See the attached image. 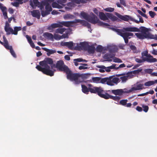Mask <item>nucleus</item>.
Wrapping results in <instances>:
<instances>
[{
    "label": "nucleus",
    "instance_id": "8fccbe9b",
    "mask_svg": "<svg viewBox=\"0 0 157 157\" xmlns=\"http://www.w3.org/2000/svg\"><path fill=\"white\" fill-rule=\"evenodd\" d=\"M142 106L143 108V111L146 113L147 112L149 109V107L147 105H142Z\"/></svg>",
    "mask_w": 157,
    "mask_h": 157
},
{
    "label": "nucleus",
    "instance_id": "0eeeda50",
    "mask_svg": "<svg viewBox=\"0 0 157 157\" xmlns=\"http://www.w3.org/2000/svg\"><path fill=\"white\" fill-rule=\"evenodd\" d=\"M99 16L100 18L103 20H108V18L113 21H116L118 20L117 17L113 15L112 13H106L105 14L102 12H100Z\"/></svg>",
    "mask_w": 157,
    "mask_h": 157
},
{
    "label": "nucleus",
    "instance_id": "37998d69",
    "mask_svg": "<svg viewBox=\"0 0 157 157\" xmlns=\"http://www.w3.org/2000/svg\"><path fill=\"white\" fill-rule=\"evenodd\" d=\"M149 37L148 39H154L155 40H157V35H155L151 34L150 33H149Z\"/></svg>",
    "mask_w": 157,
    "mask_h": 157
},
{
    "label": "nucleus",
    "instance_id": "de8ad7c7",
    "mask_svg": "<svg viewBox=\"0 0 157 157\" xmlns=\"http://www.w3.org/2000/svg\"><path fill=\"white\" fill-rule=\"evenodd\" d=\"M147 51H144L141 53L142 58L147 57L149 54Z\"/></svg>",
    "mask_w": 157,
    "mask_h": 157
},
{
    "label": "nucleus",
    "instance_id": "7c9ffc66",
    "mask_svg": "<svg viewBox=\"0 0 157 157\" xmlns=\"http://www.w3.org/2000/svg\"><path fill=\"white\" fill-rule=\"evenodd\" d=\"M21 27H15L14 28V30H13V32H12V34L17 35V32L21 30Z\"/></svg>",
    "mask_w": 157,
    "mask_h": 157
},
{
    "label": "nucleus",
    "instance_id": "4be33fe9",
    "mask_svg": "<svg viewBox=\"0 0 157 157\" xmlns=\"http://www.w3.org/2000/svg\"><path fill=\"white\" fill-rule=\"evenodd\" d=\"M42 49L47 52V54L48 56L56 53V52L55 50L49 49L45 48H43Z\"/></svg>",
    "mask_w": 157,
    "mask_h": 157
},
{
    "label": "nucleus",
    "instance_id": "423d86ee",
    "mask_svg": "<svg viewBox=\"0 0 157 157\" xmlns=\"http://www.w3.org/2000/svg\"><path fill=\"white\" fill-rule=\"evenodd\" d=\"M99 96L105 99H111L115 101H118L120 99V97L117 96H112L110 95L103 90H101V88L99 87Z\"/></svg>",
    "mask_w": 157,
    "mask_h": 157
},
{
    "label": "nucleus",
    "instance_id": "e2e57ef3",
    "mask_svg": "<svg viewBox=\"0 0 157 157\" xmlns=\"http://www.w3.org/2000/svg\"><path fill=\"white\" fill-rule=\"evenodd\" d=\"M125 66V65L124 63L121 64H120L118 67L116 68V70H117L119 68L124 67Z\"/></svg>",
    "mask_w": 157,
    "mask_h": 157
},
{
    "label": "nucleus",
    "instance_id": "b1692460",
    "mask_svg": "<svg viewBox=\"0 0 157 157\" xmlns=\"http://www.w3.org/2000/svg\"><path fill=\"white\" fill-rule=\"evenodd\" d=\"M111 29L113 30L117 33L118 35L121 36L122 37L123 36V35H124L125 34V32H122L123 31L121 29H115L113 28H112Z\"/></svg>",
    "mask_w": 157,
    "mask_h": 157
},
{
    "label": "nucleus",
    "instance_id": "603ef678",
    "mask_svg": "<svg viewBox=\"0 0 157 157\" xmlns=\"http://www.w3.org/2000/svg\"><path fill=\"white\" fill-rule=\"evenodd\" d=\"M153 71V69H146L144 70L145 73L149 74H151Z\"/></svg>",
    "mask_w": 157,
    "mask_h": 157
},
{
    "label": "nucleus",
    "instance_id": "49530a36",
    "mask_svg": "<svg viewBox=\"0 0 157 157\" xmlns=\"http://www.w3.org/2000/svg\"><path fill=\"white\" fill-rule=\"evenodd\" d=\"M113 62L115 63H121L122 62L120 59L116 57L115 56L113 58Z\"/></svg>",
    "mask_w": 157,
    "mask_h": 157
},
{
    "label": "nucleus",
    "instance_id": "6e6552de",
    "mask_svg": "<svg viewBox=\"0 0 157 157\" xmlns=\"http://www.w3.org/2000/svg\"><path fill=\"white\" fill-rule=\"evenodd\" d=\"M123 29L125 32H140V30L143 33H146L148 31V29L144 26H141L140 29H138L136 27H128L125 28H123Z\"/></svg>",
    "mask_w": 157,
    "mask_h": 157
},
{
    "label": "nucleus",
    "instance_id": "c9c22d12",
    "mask_svg": "<svg viewBox=\"0 0 157 157\" xmlns=\"http://www.w3.org/2000/svg\"><path fill=\"white\" fill-rule=\"evenodd\" d=\"M5 30L6 33V34L9 35L11 33L12 34V32H13V29L11 27H8L7 28L5 29Z\"/></svg>",
    "mask_w": 157,
    "mask_h": 157
},
{
    "label": "nucleus",
    "instance_id": "09e8293b",
    "mask_svg": "<svg viewBox=\"0 0 157 157\" xmlns=\"http://www.w3.org/2000/svg\"><path fill=\"white\" fill-rule=\"evenodd\" d=\"M99 25L104 27L105 26H109V25L108 23L103 22L99 20Z\"/></svg>",
    "mask_w": 157,
    "mask_h": 157
},
{
    "label": "nucleus",
    "instance_id": "c756f323",
    "mask_svg": "<svg viewBox=\"0 0 157 157\" xmlns=\"http://www.w3.org/2000/svg\"><path fill=\"white\" fill-rule=\"evenodd\" d=\"M66 30V29L64 28H59L55 30V32L57 33H60L61 34H62Z\"/></svg>",
    "mask_w": 157,
    "mask_h": 157
},
{
    "label": "nucleus",
    "instance_id": "72a5a7b5",
    "mask_svg": "<svg viewBox=\"0 0 157 157\" xmlns=\"http://www.w3.org/2000/svg\"><path fill=\"white\" fill-rule=\"evenodd\" d=\"M3 39L4 41V42H3V46L5 48H7L6 47L9 46L8 41L4 35L3 36Z\"/></svg>",
    "mask_w": 157,
    "mask_h": 157
},
{
    "label": "nucleus",
    "instance_id": "1a4fd4ad",
    "mask_svg": "<svg viewBox=\"0 0 157 157\" xmlns=\"http://www.w3.org/2000/svg\"><path fill=\"white\" fill-rule=\"evenodd\" d=\"M30 5L33 9H36L37 6L40 10L44 9L45 2L44 1H41L40 2L38 0H30L29 1Z\"/></svg>",
    "mask_w": 157,
    "mask_h": 157
},
{
    "label": "nucleus",
    "instance_id": "cd10ccee",
    "mask_svg": "<svg viewBox=\"0 0 157 157\" xmlns=\"http://www.w3.org/2000/svg\"><path fill=\"white\" fill-rule=\"evenodd\" d=\"M44 35L47 38H49V39L51 40H53L54 36H53L52 34L46 32L44 34Z\"/></svg>",
    "mask_w": 157,
    "mask_h": 157
},
{
    "label": "nucleus",
    "instance_id": "13d9d810",
    "mask_svg": "<svg viewBox=\"0 0 157 157\" xmlns=\"http://www.w3.org/2000/svg\"><path fill=\"white\" fill-rule=\"evenodd\" d=\"M11 4L14 6L16 7H17L19 6V5L20 4L19 3L17 2H12Z\"/></svg>",
    "mask_w": 157,
    "mask_h": 157
},
{
    "label": "nucleus",
    "instance_id": "864d4df0",
    "mask_svg": "<svg viewBox=\"0 0 157 157\" xmlns=\"http://www.w3.org/2000/svg\"><path fill=\"white\" fill-rule=\"evenodd\" d=\"M67 0H57V2L62 6H63V4L65 3Z\"/></svg>",
    "mask_w": 157,
    "mask_h": 157
},
{
    "label": "nucleus",
    "instance_id": "3c124183",
    "mask_svg": "<svg viewBox=\"0 0 157 157\" xmlns=\"http://www.w3.org/2000/svg\"><path fill=\"white\" fill-rule=\"evenodd\" d=\"M142 59H139L136 58L135 59V61L138 63H142L145 62L144 60V58H142Z\"/></svg>",
    "mask_w": 157,
    "mask_h": 157
},
{
    "label": "nucleus",
    "instance_id": "5fc2aeb1",
    "mask_svg": "<svg viewBox=\"0 0 157 157\" xmlns=\"http://www.w3.org/2000/svg\"><path fill=\"white\" fill-rule=\"evenodd\" d=\"M114 8H112L111 7H108L106 8H105V10L107 12H113L114 11Z\"/></svg>",
    "mask_w": 157,
    "mask_h": 157
},
{
    "label": "nucleus",
    "instance_id": "ddd939ff",
    "mask_svg": "<svg viewBox=\"0 0 157 157\" xmlns=\"http://www.w3.org/2000/svg\"><path fill=\"white\" fill-rule=\"evenodd\" d=\"M115 56V54L111 53H107L104 55L103 57L105 61L111 62L112 60V59Z\"/></svg>",
    "mask_w": 157,
    "mask_h": 157
},
{
    "label": "nucleus",
    "instance_id": "f3484780",
    "mask_svg": "<svg viewBox=\"0 0 157 157\" xmlns=\"http://www.w3.org/2000/svg\"><path fill=\"white\" fill-rule=\"evenodd\" d=\"M133 34L132 33L125 32V34L123 35L122 37L123 38L125 43L126 44H127L128 42V39L130 38L129 36H133Z\"/></svg>",
    "mask_w": 157,
    "mask_h": 157
},
{
    "label": "nucleus",
    "instance_id": "39448f33",
    "mask_svg": "<svg viewBox=\"0 0 157 157\" xmlns=\"http://www.w3.org/2000/svg\"><path fill=\"white\" fill-rule=\"evenodd\" d=\"M67 27H72L73 25L74 24L79 23L83 26L86 27L88 28H90L91 27L90 24L88 23L86 21L81 19H75L72 21H67Z\"/></svg>",
    "mask_w": 157,
    "mask_h": 157
},
{
    "label": "nucleus",
    "instance_id": "f704fd0d",
    "mask_svg": "<svg viewBox=\"0 0 157 157\" xmlns=\"http://www.w3.org/2000/svg\"><path fill=\"white\" fill-rule=\"evenodd\" d=\"M90 92L91 93H98V87H94L93 88H90L89 90V92Z\"/></svg>",
    "mask_w": 157,
    "mask_h": 157
},
{
    "label": "nucleus",
    "instance_id": "0e129e2a",
    "mask_svg": "<svg viewBox=\"0 0 157 157\" xmlns=\"http://www.w3.org/2000/svg\"><path fill=\"white\" fill-rule=\"evenodd\" d=\"M136 110L139 112H141L142 111V108L140 106H137L136 107Z\"/></svg>",
    "mask_w": 157,
    "mask_h": 157
},
{
    "label": "nucleus",
    "instance_id": "ea45409f",
    "mask_svg": "<svg viewBox=\"0 0 157 157\" xmlns=\"http://www.w3.org/2000/svg\"><path fill=\"white\" fill-rule=\"evenodd\" d=\"M60 36L59 34L55 33L54 34L53 38H54L56 40H59L62 39L61 36Z\"/></svg>",
    "mask_w": 157,
    "mask_h": 157
},
{
    "label": "nucleus",
    "instance_id": "f257e3e1",
    "mask_svg": "<svg viewBox=\"0 0 157 157\" xmlns=\"http://www.w3.org/2000/svg\"><path fill=\"white\" fill-rule=\"evenodd\" d=\"M50 66V69H52L53 67H56L59 71L65 72L67 79L71 81H74V83L75 84H78L83 81L82 75L78 73H73L68 67L64 65V62L62 60L57 61L56 65L53 63Z\"/></svg>",
    "mask_w": 157,
    "mask_h": 157
},
{
    "label": "nucleus",
    "instance_id": "9b49d317",
    "mask_svg": "<svg viewBox=\"0 0 157 157\" xmlns=\"http://www.w3.org/2000/svg\"><path fill=\"white\" fill-rule=\"evenodd\" d=\"M89 45L88 42L84 41L80 42L79 45L78 44H77V46L75 47L74 49L76 50H80L81 49H82L86 51Z\"/></svg>",
    "mask_w": 157,
    "mask_h": 157
},
{
    "label": "nucleus",
    "instance_id": "79ce46f5",
    "mask_svg": "<svg viewBox=\"0 0 157 157\" xmlns=\"http://www.w3.org/2000/svg\"><path fill=\"white\" fill-rule=\"evenodd\" d=\"M93 81L94 82L96 83L98 82V77H93L92 78V79H90L89 80L87 81L86 82H92Z\"/></svg>",
    "mask_w": 157,
    "mask_h": 157
},
{
    "label": "nucleus",
    "instance_id": "4c0bfd02",
    "mask_svg": "<svg viewBox=\"0 0 157 157\" xmlns=\"http://www.w3.org/2000/svg\"><path fill=\"white\" fill-rule=\"evenodd\" d=\"M44 9L40 10H41V15L43 17H44L46 16L49 14L50 13L48 12V11H47L46 10H44Z\"/></svg>",
    "mask_w": 157,
    "mask_h": 157
},
{
    "label": "nucleus",
    "instance_id": "338daca9",
    "mask_svg": "<svg viewBox=\"0 0 157 157\" xmlns=\"http://www.w3.org/2000/svg\"><path fill=\"white\" fill-rule=\"evenodd\" d=\"M3 12H6V8L5 6H2L1 8H0Z\"/></svg>",
    "mask_w": 157,
    "mask_h": 157
},
{
    "label": "nucleus",
    "instance_id": "2eb2a0df",
    "mask_svg": "<svg viewBox=\"0 0 157 157\" xmlns=\"http://www.w3.org/2000/svg\"><path fill=\"white\" fill-rule=\"evenodd\" d=\"M144 86L143 84H140L136 85V87H132L128 91L126 92L130 93L135 90H142L143 88V87Z\"/></svg>",
    "mask_w": 157,
    "mask_h": 157
},
{
    "label": "nucleus",
    "instance_id": "774afa93",
    "mask_svg": "<svg viewBox=\"0 0 157 157\" xmlns=\"http://www.w3.org/2000/svg\"><path fill=\"white\" fill-rule=\"evenodd\" d=\"M64 58L65 60L68 61L70 60V57H69V55H65L64 56Z\"/></svg>",
    "mask_w": 157,
    "mask_h": 157
},
{
    "label": "nucleus",
    "instance_id": "4d7b16f0",
    "mask_svg": "<svg viewBox=\"0 0 157 157\" xmlns=\"http://www.w3.org/2000/svg\"><path fill=\"white\" fill-rule=\"evenodd\" d=\"M120 3L124 7L126 6V1L125 0H119Z\"/></svg>",
    "mask_w": 157,
    "mask_h": 157
},
{
    "label": "nucleus",
    "instance_id": "6ab92c4d",
    "mask_svg": "<svg viewBox=\"0 0 157 157\" xmlns=\"http://www.w3.org/2000/svg\"><path fill=\"white\" fill-rule=\"evenodd\" d=\"M61 44L62 46L67 47L69 49H72L74 46V43L72 41L69 42H62Z\"/></svg>",
    "mask_w": 157,
    "mask_h": 157
},
{
    "label": "nucleus",
    "instance_id": "680f3d73",
    "mask_svg": "<svg viewBox=\"0 0 157 157\" xmlns=\"http://www.w3.org/2000/svg\"><path fill=\"white\" fill-rule=\"evenodd\" d=\"M142 71V69H138L133 71V73L134 74H136Z\"/></svg>",
    "mask_w": 157,
    "mask_h": 157
},
{
    "label": "nucleus",
    "instance_id": "c03bdc74",
    "mask_svg": "<svg viewBox=\"0 0 157 157\" xmlns=\"http://www.w3.org/2000/svg\"><path fill=\"white\" fill-rule=\"evenodd\" d=\"M128 101L127 99L122 100L120 101L119 104L125 106L126 105Z\"/></svg>",
    "mask_w": 157,
    "mask_h": 157
},
{
    "label": "nucleus",
    "instance_id": "69168bd1",
    "mask_svg": "<svg viewBox=\"0 0 157 157\" xmlns=\"http://www.w3.org/2000/svg\"><path fill=\"white\" fill-rule=\"evenodd\" d=\"M3 14L5 19H6L7 18H8L7 14L6 12H3Z\"/></svg>",
    "mask_w": 157,
    "mask_h": 157
},
{
    "label": "nucleus",
    "instance_id": "a18cd8bd",
    "mask_svg": "<svg viewBox=\"0 0 157 157\" xmlns=\"http://www.w3.org/2000/svg\"><path fill=\"white\" fill-rule=\"evenodd\" d=\"M109 66L108 67H106L104 66H99V68H102V69H105V71L107 72H109L111 71L110 69H109Z\"/></svg>",
    "mask_w": 157,
    "mask_h": 157
},
{
    "label": "nucleus",
    "instance_id": "4468645a",
    "mask_svg": "<svg viewBox=\"0 0 157 157\" xmlns=\"http://www.w3.org/2000/svg\"><path fill=\"white\" fill-rule=\"evenodd\" d=\"M135 35L136 37L140 39L143 40L145 38L148 39L149 37V33H136L135 34Z\"/></svg>",
    "mask_w": 157,
    "mask_h": 157
},
{
    "label": "nucleus",
    "instance_id": "473e14b6",
    "mask_svg": "<svg viewBox=\"0 0 157 157\" xmlns=\"http://www.w3.org/2000/svg\"><path fill=\"white\" fill-rule=\"evenodd\" d=\"M82 92L84 93L88 94L89 92L88 87L84 85H82Z\"/></svg>",
    "mask_w": 157,
    "mask_h": 157
},
{
    "label": "nucleus",
    "instance_id": "dca6fc26",
    "mask_svg": "<svg viewBox=\"0 0 157 157\" xmlns=\"http://www.w3.org/2000/svg\"><path fill=\"white\" fill-rule=\"evenodd\" d=\"M144 62L146 61L148 63H152L156 62L157 61V59L154 58L150 54L147 57L144 58Z\"/></svg>",
    "mask_w": 157,
    "mask_h": 157
},
{
    "label": "nucleus",
    "instance_id": "2f4dec72",
    "mask_svg": "<svg viewBox=\"0 0 157 157\" xmlns=\"http://www.w3.org/2000/svg\"><path fill=\"white\" fill-rule=\"evenodd\" d=\"M75 17L73 15L70 14L65 15L63 16L64 19L67 20L69 19H73Z\"/></svg>",
    "mask_w": 157,
    "mask_h": 157
},
{
    "label": "nucleus",
    "instance_id": "e433bc0d",
    "mask_svg": "<svg viewBox=\"0 0 157 157\" xmlns=\"http://www.w3.org/2000/svg\"><path fill=\"white\" fill-rule=\"evenodd\" d=\"M130 48L133 51V53H137L138 52V51L136 47L133 45H131L130 46Z\"/></svg>",
    "mask_w": 157,
    "mask_h": 157
},
{
    "label": "nucleus",
    "instance_id": "393cba45",
    "mask_svg": "<svg viewBox=\"0 0 157 157\" xmlns=\"http://www.w3.org/2000/svg\"><path fill=\"white\" fill-rule=\"evenodd\" d=\"M6 48H6L7 49L9 50H10V53H11V55L13 56V57L15 58H16V55L12 47L11 46H9Z\"/></svg>",
    "mask_w": 157,
    "mask_h": 157
},
{
    "label": "nucleus",
    "instance_id": "c85d7f7f",
    "mask_svg": "<svg viewBox=\"0 0 157 157\" xmlns=\"http://www.w3.org/2000/svg\"><path fill=\"white\" fill-rule=\"evenodd\" d=\"M59 3L56 2H53L52 4V6L53 8H57L58 9H61L63 8L62 6L59 5Z\"/></svg>",
    "mask_w": 157,
    "mask_h": 157
},
{
    "label": "nucleus",
    "instance_id": "f8f14e48",
    "mask_svg": "<svg viewBox=\"0 0 157 157\" xmlns=\"http://www.w3.org/2000/svg\"><path fill=\"white\" fill-rule=\"evenodd\" d=\"M115 14L120 19L125 21H128L129 20L132 21L133 19V17L129 15H122L117 12L115 13Z\"/></svg>",
    "mask_w": 157,
    "mask_h": 157
},
{
    "label": "nucleus",
    "instance_id": "58836bf2",
    "mask_svg": "<svg viewBox=\"0 0 157 157\" xmlns=\"http://www.w3.org/2000/svg\"><path fill=\"white\" fill-rule=\"evenodd\" d=\"M129 73L128 72L126 73L127 76H123L121 77L120 78L121 79L122 82H125L128 80V75Z\"/></svg>",
    "mask_w": 157,
    "mask_h": 157
},
{
    "label": "nucleus",
    "instance_id": "a211bd4d",
    "mask_svg": "<svg viewBox=\"0 0 157 157\" xmlns=\"http://www.w3.org/2000/svg\"><path fill=\"white\" fill-rule=\"evenodd\" d=\"M108 49L109 53H112L115 54V53L116 52H117L118 51L117 47L115 45L110 46L108 47Z\"/></svg>",
    "mask_w": 157,
    "mask_h": 157
},
{
    "label": "nucleus",
    "instance_id": "052dcab7",
    "mask_svg": "<svg viewBox=\"0 0 157 157\" xmlns=\"http://www.w3.org/2000/svg\"><path fill=\"white\" fill-rule=\"evenodd\" d=\"M26 36L29 43H30L33 41L31 37L29 36L28 35H26Z\"/></svg>",
    "mask_w": 157,
    "mask_h": 157
},
{
    "label": "nucleus",
    "instance_id": "6e6d98bb",
    "mask_svg": "<svg viewBox=\"0 0 157 157\" xmlns=\"http://www.w3.org/2000/svg\"><path fill=\"white\" fill-rule=\"evenodd\" d=\"M149 13L151 18H153L156 15V14L155 12L151 11H149Z\"/></svg>",
    "mask_w": 157,
    "mask_h": 157
},
{
    "label": "nucleus",
    "instance_id": "5701e85b",
    "mask_svg": "<svg viewBox=\"0 0 157 157\" xmlns=\"http://www.w3.org/2000/svg\"><path fill=\"white\" fill-rule=\"evenodd\" d=\"M95 49V48L94 45H89L86 51L90 54H93L94 52Z\"/></svg>",
    "mask_w": 157,
    "mask_h": 157
},
{
    "label": "nucleus",
    "instance_id": "bb28decb",
    "mask_svg": "<svg viewBox=\"0 0 157 157\" xmlns=\"http://www.w3.org/2000/svg\"><path fill=\"white\" fill-rule=\"evenodd\" d=\"M137 17L139 18V21L135 20V19L133 18V19H132V21H133L137 24H138L140 22L141 23H143L144 22V21L142 17L140 16L139 15H137Z\"/></svg>",
    "mask_w": 157,
    "mask_h": 157
},
{
    "label": "nucleus",
    "instance_id": "aec40b11",
    "mask_svg": "<svg viewBox=\"0 0 157 157\" xmlns=\"http://www.w3.org/2000/svg\"><path fill=\"white\" fill-rule=\"evenodd\" d=\"M31 15L33 17L39 19L40 17V13L39 10H34L31 12Z\"/></svg>",
    "mask_w": 157,
    "mask_h": 157
},
{
    "label": "nucleus",
    "instance_id": "9d476101",
    "mask_svg": "<svg viewBox=\"0 0 157 157\" xmlns=\"http://www.w3.org/2000/svg\"><path fill=\"white\" fill-rule=\"evenodd\" d=\"M63 26L67 27V21H59L57 23H53L48 27V29L49 30H52L55 28H61Z\"/></svg>",
    "mask_w": 157,
    "mask_h": 157
},
{
    "label": "nucleus",
    "instance_id": "a878e982",
    "mask_svg": "<svg viewBox=\"0 0 157 157\" xmlns=\"http://www.w3.org/2000/svg\"><path fill=\"white\" fill-rule=\"evenodd\" d=\"M44 1L45 2V5H44V6H45V8L46 10L47 11H48V12L50 13V12L52 11V8L48 2L46 1Z\"/></svg>",
    "mask_w": 157,
    "mask_h": 157
},
{
    "label": "nucleus",
    "instance_id": "20e7f679",
    "mask_svg": "<svg viewBox=\"0 0 157 157\" xmlns=\"http://www.w3.org/2000/svg\"><path fill=\"white\" fill-rule=\"evenodd\" d=\"M80 16L81 18H83L88 22L96 24L98 22V19L97 16L95 15L93 13H88L83 11L81 12Z\"/></svg>",
    "mask_w": 157,
    "mask_h": 157
},
{
    "label": "nucleus",
    "instance_id": "f03ea898",
    "mask_svg": "<svg viewBox=\"0 0 157 157\" xmlns=\"http://www.w3.org/2000/svg\"><path fill=\"white\" fill-rule=\"evenodd\" d=\"M53 63L52 59L49 58H45L44 60L39 62L40 65H37L36 68L39 71L42 72L44 74L52 76L54 75V72L50 69V66L48 65H51Z\"/></svg>",
    "mask_w": 157,
    "mask_h": 157
},
{
    "label": "nucleus",
    "instance_id": "7ed1b4c3",
    "mask_svg": "<svg viewBox=\"0 0 157 157\" xmlns=\"http://www.w3.org/2000/svg\"><path fill=\"white\" fill-rule=\"evenodd\" d=\"M99 80H100L101 83L106 84L107 85L110 86H113L115 84L117 85L120 82L119 78L115 77V76L114 75L102 78L99 77Z\"/></svg>",
    "mask_w": 157,
    "mask_h": 157
},
{
    "label": "nucleus",
    "instance_id": "412c9836",
    "mask_svg": "<svg viewBox=\"0 0 157 157\" xmlns=\"http://www.w3.org/2000/svg\"><path fill=\"white\" fill-rule=\"evenodd\" d=\"M113 94L115 95H121L123 93V90L122 89H118L113 90H111Z\"/></svg>",
    "mask_w": 157,
    "mask_h": 157
},
{
    "label": "nucleus",
    "instance_id": "a19ab883",
    "mask_svg": "<svg viewBox=\"0 0 157 157\" xmlns=\"http://www.w3.org/2000/svg\"><path fill=\"white\" fill-rule=\"evenodd\" d=\"M155 84V82L153 81H149L146 82L144 83V85L146 86H150L153 85Z\"/></svg>",
    "mask_w": 157,
    "mask_h": 157
},
{
    "label": "nucleus",
    "instance_id": "bf43d9fd",
    "mask_svg": "<svg viewBox=\"0 0 157 157\" xmlns=\"http://www.w3.org/2000/svg\"><path fill=\"white\" fill-rule=\"evenodd\" d=\"M116 66V64H113L112 65H111V66H109V69H110V70L112 69H116L117 67H115Z\"/></svg>",
    "mask_w": 157,
    "mask_h": 157
}]
</instances>
